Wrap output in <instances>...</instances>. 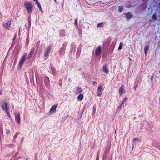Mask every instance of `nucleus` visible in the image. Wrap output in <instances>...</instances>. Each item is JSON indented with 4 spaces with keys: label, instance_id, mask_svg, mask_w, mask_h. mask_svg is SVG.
<instances>
[{
    "label": "nucleus",
    "instance_id": "c85d7f7f",
    "mask_svg": "<svg viewBox=\"0 0 160 160\" xmlns=\"http://www.w3.org/2000/svg\"><path fill=\"white\" fill-rule=\"evenodd\" d=\"M124 102L123 101H122V102L120 104L121 105V106H122V105L124 104Z\"/></svg>",
    "mask_w": 160,
    "mask_h": 160
},
{
    "label": "nucleus",
    "instance_id": "f8f14e48",
    "mask_svg": "<svg viewBox=\"0 0 160 160\" xmlns=\"http://www.w3.org/2000/svg\"><path fill=\"white\" fill-rule=\"evenodd\" d=\"M103 71L105 72L106 74L108 73L109 70L107 69V65L106 64H105L103 67Z\"/></svg>",
    "mask_w": 160,
    "mask_h": 160
},
{
    "label": "nucleus",
    "instance_id": "c9c22d12",
    "mask_svg": "<svg viewBox=\"0 0 160 160\" xmlns=\"http://www.w3.org/2000/svg\"><path fill=\"white\" fill-rule=\"evenodd\" d=\"M54 1H56V0H54Z\"/></svg>",
    "mask_w": 160,
    "mask_h": 160
},
{
    "label": "nucleus",
    "instance_id": "4468645a",
    "mask_svg": "<svg viewBox=\"0 0 160 160\" xmlns=\"http://www.w3.org/2000/svg\"><path fill=\"white\" fill-rule=\"evenodd\" d=\"M125 14L126 15V18L128 19H130L132 17V15L131 12L127 13Z\"/></svg>",
    "mask_w": 160,
    "mask_h": 160
},
{
    "label": "nucleus",
    "instance_id": "f03ea898",
    "mask_svg": "<svg viewBox=\"0 0 160 160\" xmlns=\"http://www.w3.org/2000/svg\"><path fill=\"white\" fill-rule=\"evenodd\" d=\"M2 107L3 110L5 111L9 117H10V114L8 111V104L5 101H2L1 102Z\"/></svg>",
    "mask_w": 160,
    "mask_h": 160
},
{
    "label": "nucleus",
    "instance_id": "20e7f679",
    "mask_svg": "<svg viewBox=\"0 0 160 160\" xmlns=\"http://www.w3.org/2000/svg\"><path fill=\"white\" fill-rule=\"evenodd\" d=\"M52 49V47L51 46H49L47 50L45 51V53L44 55L45 60H46L48 56V54L50 52V51Z\"/></svg>",
    "mask_w": 160,
    "mask_h": 160
},
{
    "label": "nucleus",
    "instance_id": "5701e85b",
    "mask_svg": "<svg viewBox=\"0 0 160 160\" xmlns=\"http://www.w3.org/2000/svg\"><path fill=\"white\" fill-rule=\"evenodd\" d=\"M135 140H136V141H139V142H140V139H138V138H135L134 139H133V141H134Z\"/></svg>",
    "mask_w": 160,
    "mask_h": 160
},
{
    "label": "nucleus",
    "instance_id": "0eeeda50",
    "mask_svg": "<svg viewBox=\"0 0 160 160\" xmlns=\"http://www.w3.org/2000/svg\"><path fill=\"white\" fill-rule=\"evenodd\" d=\"M15 120L17 121L18 124H19L20 123V117L19 112H18L15 116Z\"/></svg>",
    "mask_w": 160,
    "mask_h": 160
},
{
    "label": "nucleus",
    "instance_id": "393cba45",
    "mask_svg": "<svg viewBox=\"0 0 160 160\" xmlns=\"http://www.w3.org/2000/svg\"><path fill=\"white\" fill-rule=\"evenodd\" d=\"M78 19H76L75 20L74 24L75 25H77L78 24Z\"/></svg>",
    "mask_w": 160,
    "mask_h": 160
},
{
    "label": "nucleus",
    "instance_id": "7c9ffc66",
    "mask_svg": "<svg viewBox=\"0 0 160 160\" xmlns=\"http://www.w3.org/2000/svg\"><path fill=\"white\" fill-rule=\"evenodd\" d=\"M33 0L35 2V3H36L38 1V0Z\"/></svg>",
    "mask_w": 160,
    "mask_h": 160
},
{
    "label": "nucleus",
    "instance_id": "6e6552de",
    "mask_svg": "<svg viewBox=\"0 0 160 160\" xmlns=\"http://www.w3.org/2000/svg\"><path fill=\"white\" fill-rule=\"evenodd\" d=\"M101 47L98 46L96 48L95 51V55L97 56H98L101 53Z\"/></svg>",
    "mask_w": 160,
    "mask_h": 160
},
{
    "label": "nucleus",
    "instance_id": "423d86ee",
    "mask_svg": "<svg viewBox=\"0 0 160 160\" xmlns=\"http://www.w3.org/2000/svg\"><path fill=\"white\" fill-rule=\"evenodd\" d=\"M58 106V104H56L53 105L50 109V111L49 112V114H52L53 113L55 112Z\"/></svg>",
    "mask_w": 160,
    "mask_h": 160
},
{
    "label": "nucleus",
    "instance_id": "dca6fc26",
    "mask_svg": "<svg viewBox=\"0 0 160 160\" xmlns=\"http://www.w3.org/2000/svg\"><path fill=\"white\" fill-rule=\"evenodd\" d=\"M83 98V96L82 94H80L77 97V99L78 101L82 100Z\"/></svg>",
    "mask_w": 160,
    "mask_h": 160
},
{
    "label": "nucleus",
    "instance_id": "39448f33",
    "mask_svg": "<svg viewBox=\"0 0 160 160\" xmlns=\"http://www.w3.org/2000/svg\"><path fill=\"white\" fill-rule=\"evenodd\" d=\"M103 90L102 86H99L98 87L97 92V94L98 96L100 97L102 95Z\"/></svg>",
    "mask_w": 160,
    "mask_h": 160
},
{
    "label": "nucleus",
    "instance_id": "412c9836",
    "mask_svg": "<svg viewBox=\"0 0 160 160\" xmlns=\"http://www.w3.org/2000/svg\"><path fill=\"white\" fill-rule=\"evenodd\" d=\"M103 22H101L100 23H98V24L97 27L98 28L100 27H102V25L103 24Z\"/></svg>",
    "mask_w": 160,
    "mask_h": 160
},
{
    "label": "nucleus",
    "instance_id": "9d476101",
    "mask_svg": "<svg viewBox=\"0 0 160 160\" xmlns=\"http://www.w3.org/2000/svg\"><path fill=\"white\" fill-rule=\"evenodd\" d=\"M119 92L120 96H121L124 93V90L123 88V85H122L119 88Z\"/></svg>",
    "mask_w": 160,
    "mask_h": 160
},
{
    "label": "nucleus",
    "instance_id": "ddd939ff",
    "mask_svg": "<svg viewBox=\"0 0 160 160\" xmlns=\"http://www.w3.org/2000/svg\"><path fill=\"white\" fill-rule=\"evenodd\" d=\"M77 89L75 93L78 94L79 93H81L82 92V90L80 88L77 87L76 88Z\"/></svg>",
    "mask_w": 160,
    "mask_h": 160
},
{
    "label": "nucleus",
    "instance_id": "cd10ccee",
    "mask_svg": "<svg viewBox=\"0 0 160 160\" xmlns=\"http://www.w3.org/2000/svg\"><path fill=\"white\" fill-rule=\"evenodd\" d=\"M127 98L126 97H125L124 99L122 101H123L124 102H125V101L127 100Z\"/></svg>",
    "mask_w": 160,
    "mask_h": 160
},
{
    "label": "nucleus",
    "instance_id": "a211bd4d",
    "mask_svg": "<svg viewBox=\"0 0 160 160\" xmlns=\"http://www.w3.org/2000/svg\"><path fill=\"white\" fill-rule=\"evenodd\" d=\"M152 18L154 20H156L157 19V15L155 13L152 16Z\"/></svg>",
    "mask_w": 160,
    "mask_h": 160
},
{
    "label": "nucleus",
    "instance_id": "72a5a7b5",
    "mask_svg": "<svg viewBox=\"0 0 160 160\" xmlns=\"http://www.w3.org/2000/svg\"><path fill=\"white\" fill-rule=\"evenodd\" d=\"M25 160H28L27 158Z\"/></svg>",
    "mask_w": 160,
    "mask_h": 160
},
{
    "label": "nucleus",
    "instance_id": "f3484780",
    "mask_svg": "<svg viewBox=\"0 0 160 160\" xmlns=\"http://www.w3.org/2000/svg\"><path fill=\"white\" fill-rule=\"evenodd\" d=\"M149 48V46L148 45H146L144 47V50L145 52V54L146 55H147V52Z\"/></svg>",
    "mask_w": 160,
    "mask_h": 160
},
{
    "label": "nucleus",
    "instance_id": "473e14b6",
    "mask_svg": "<svg viewBox=\"0 0 160 160\" xmlns=\"http://www.w3.org/2000/svg\"><path fill=\"white\" fill-rule=\"evenodd\" d=\"M136 87H137V86H136L135 87V89H136Z\"/></svg>",
    "mask_w": 160,
    "mask_h": 160
},
{
    "label": "nucleus",
    "instance_id": "bb28decb",
    "mask_svg": "<svg viewBox=\"0 0 160 160\" xmlns=\"http://www.w3.org/2000/svg\"><path fill=\"white\" fill-rule=\"evenodd\" d=\"M97 84V83L96 82H95V81H93L92 82V84L94 85H95Z\"/></svg>",
    "mask_w": 160,
    "mask_h": 160
},
{
    "label": "nucleus",
    "instance_id": "6ab92c4d",
    "mask_svg": "<svg viewBox=\"0 0 160 160\" xmlns=\"http://www.w3.org/2000/svg\"><path fill=\"white\" fill-rule=\"evenodd\" d=\"M123 9V7L122 6H118V11L119 12H122Z\"/></svg>",
    "mask_w": 160,
    "mask_h": 160
},
{
    "label": "nucleus",
    "instance_id": "b1692460",
    "mask_svg": "<svg viewBox=\"0 0 160 160\" xmlns=\"http://www.w3.org/2000/svg\"><path fill=\"white\" fill-rule=\"evenodd\" d=\"M99 154H97L96 157V160H99Z\"/></svg>",
    "mask_w": 160,
    "mask_h": 160
},
{
    "label": "nucleus",
    "instance_id": "2f4dec72",
    "mask_svg": "<svg viewBox=\"0 0 160 160\" xmlns=\"http://www.w3.org/2000/svg\"><path fill=\"white\" fill-rule=\"evenodd\" d=\"M2 94V92L0 91V94Z\"/></svg>",
    "mask_w": 160,
    "mask_h": 160
},
{
    "label": "nucleus",
    "instance_id": "f257e3e1",
    "mask_svg": "<svg viewBox=\"0 0 160 160\" xmlns=\"http://www.w3.org/2000/svg\"><path fill=\"white\" fill-rule=\"evenodd\" d=\"M24 6L28 13H31L33 11V5L29 1H25L24 4Z\"/></svg>",
    "mask_w": 160,
    "mask_h": 160
},
{
    "label": "nucleus",
    "instance_id": "2eb2a0df",
    "mask_svg": "<svg viewBox=\"0 0 160 160\" xmlns=\"http://www.w3.org/2000/svg\"><path fill=\"white\" fill-rule=\"evenodd\" d=\"M36 5H37V6L38 7L39 10L43 12V10H42V9L41 6V5L40 4V3H39L38 1L37 2H36L35 3Z\"/></svg>",
    "mask_w": 160,
    "mask_h": 160
},
{
    "label": "nucleus",
    "instance_id": "aec40b11",
    "mask_svg": "<svg viewBox=\"0 0 160 160\" xmlns=\"http://www.w3.org/2000/svg\"><path fill=\"white\" fill-rule=\"evenodd\" d=\"M122 45H123L122 43V42L120 43V44H119V47L118 48V50H121L122 48Z\"/></svg>",
    "mask_w": 160,
    "mask_h": 160
},
{
    "label": "nucleus",
    "instance_id": "f704fd0d",
    "mask_svg": "<svg viewBox=\"0 0 160 160\" xmlns=\"http://www.w3.org/2000/svg\"><path fill=\"white\" fill-rule=\"evenodd\" d=\"M135 118H136V117H135L134 118V119H135Z\"/></svg>",
    "mask_w": 160,
    "mask_h": 160
},
{
    "label": "nucleus",
    "instance_id": "9b49d317",
    "mask_svg": "<svg viewBox=\"0 0 160 160\" xmlns=\"http://www.w3.org/2000/svg\"><path fill=\"white\" fill-rule=\"evenodd\" d=\"M11 23V22L10 21H9L5 23L3 26L6 28H8L10 27Z\"/></svg>",
    "mask_w": 160,
    "mask_h": 160
},
{
    "label": "nucleus",
    "instance_id": "c756f323",
    "mask_svg": "<svg viewBox=\"0 0 160 160\" xmlns=\"http://www.w3.org/2000/svg\"><path fill=\"white\" fill-rule=\"evenodd\" d=\"M122 106H121V105H120L118 107V109H120V108H121V107H122Z\"/></svg>",
    "mask_w": 160,
    "mask_h": 160
},
{
    "label": "nucleus",
    "instance_id": "a878e982",
    "mask_svg": "<svg viewBox=\"0 0 160 160\" xmlns=\"http://www.w3.org/2000/svg\"><path fill=\"white\" fill-rule=\"evenodd\" d=\"M17 37V34H14V38L13 39V41H14L15 38H16Z\"/></svg>",
    "mask_w": 160,
    "mask_h": 160
},
{
    "label": "nucleus",
    "instance_id": "1a4fd4ad",
    "mask_svg": "<svg viewBox=\"0 0 160 160\" xmlns=\"http://www.w3.org/2000/svg\"><path fill=\"white\" fill-rule=\"evenodd\" d=\"M35 48L33 47L32 48L30 52V53L28 54V56L27 58H28L29 59L31 58V57H32V55L34 53V52L35 51Z\"/></svg>",
    "mask_w": 160,
    "mask_h": 160
},
{
    "label": "nucleus",
    "instance_id": "7ed1b4c3",
    "mask_svg": "<svg viewBox=\"0 0 160 160\" xmlns=\"http://www.w3.org/2000/svg\"><path fill=\"white\" fill-rule=\"evenodd\" d=\"M26 53H25L24 55L21 58V59L20 60L18 64V67L21 68L22 66V65L23 64V62L25 61L26 60Z\"/></svg>",
    "mask_w": 160,
    "mask_h": 160
},
{
    "label": "nucleus",
    "instance_id": "4be33fe9",
    "mask_svg": "<svg viewBox=\"0 0 160 160\" xmlns=\"http://www.w3.org/2000/svg\"><path fill=\"white\" fill-rule=\"evenodd\" d=\"M83 113V111L82 110L81 112H80L79 114H80V118H81L82 117Z\"/></svg>",
    "mask_w": 160,
    "mask_h": 160
}]
</instances>
